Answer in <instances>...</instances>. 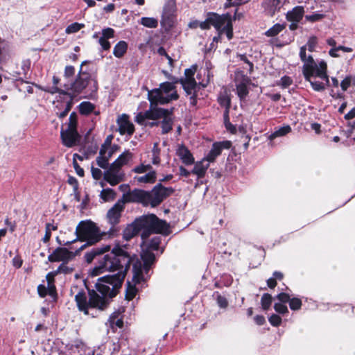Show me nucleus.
Here are the masks:
<instances>
[{"mask_svg":"<svg viewBox=\"0 0 355 355\" xmlns=\"http://www.w3.org/2000/svg\"><path fill=\"white\" fill-rule=\"evenodd\" d=\"M101 148L104 149L105 156V157H107L109 159L112 157V155L114 153V150L112 149H111L110 148V145L107 144L106 143L103 144L101 146Z\"/></svg>","mask_w":355,"mask_h":355,"instance_id":"nucleus-53","label":"nucleus"},{"mask_svg":"<svg viewBox=\"0 0 355 355\" xmlns=\"http://www.w3.org/2000/svg\"><path fill=\"white\" fill-rule=\"evenodd\" d=\"M62 143L67 147H72L76 144L78 138L77 130H63L60 131Z\"/></svg>","mask_w":355,"mask_h":355,"instance_id":"nucleus-20","label":"nucleus"},{"mask_svg":"<svg viewBox=\"0 0 355 355\" xmlns=\"http://www.w3.org/2000/svg\"><path fill=\"white\" fill-rule=\"evenodd\" d=\"M289 306L292 310H299L302 306V301L300 299L297 297L291 298L289 301Z\"/></svg>","mask_w":355,"mask_h":355,"instance_id":"nucleus-43","label":"nucleus"},{"mask_svg":"<svg viewBox=\"0 0 355 355\" xmlns=\"http://www.w3.org/2000/svg\"><path fill=\"white\" fill-rule=\"evenodd\" d=\"M157 110L164 111L163 114L157 117V120L161 119V121L158 122H152L150 125L153 126L159 125L162 128V133L166 134L172 130L173 119L171 116V112L161 107H158Z\"/></svg>","mask_w":355,"mask_h":355,"instance_id":"nucleus-14","label":"nucleus"},{"mask_svg":"<svg viewBox=\"0 0 355 355\" xmlns=\"http://www.w3.org/2000/svg\"><path fill=\"white\" fill-rule=\"evenodd\" d=\"M179 174L180 176H183L185 178L189 177L191 174H192L191 171L187 170L184 166H180L179 167Z\"/></svg>","mask_w":355,"mask_h":355,"instance_id":"nucleus-64","label":"nucleus"},{"mask_svg":"<svg viewBox=\"0 0 355 355\" xmlns=\"http://www.w3.org/2000/svg\"><path fill=\"white\" fill-rule=\"evenodd\" d=\"M173 191L174 189L172 187H165L161 183H159L150 191L135 189L123 194V198L127 202H139L144 206L150 205L152 207H155L172 194Z\"/></svg>","mask_w":355,"mask_h":355,"instance_id":"nucleus-3","label":"nucleus"},{"mask_svg":"<svg viewBox=\"0 0 355 355\" xmlns=\"http://www.w3.org/2000/svg\"><path fill=\"white\" fill-rule=\"evenodd\" d=\"M114 31L112 28H106L102 31V37L105 39H110L114 37Z\"/></svg>","mask_w":355,"mask_h":355,"instance_id":"nucleus-50","label":"nucleus"},{"mask_svg":"<svg viewBox=\"0 0 355 355\" xmlns=\"http://www.w3.org/2000/svg\"><path fill=\"white\" fill-rule=\"evenodd\" d=\"M322 17H323V15H322V14H313V15H306V19L309 21L314 22V21L321 19Z\"/></svg>","mask_w":355,"mask_h":355,"instance_id":"nucleus-61","label":"nucleus"},{"mask_svg":"<svg viewBox=\"0 0 355 355\" xmlns=\"http://www.w3.org/2000/svg\"><path fill=\"white\" fill-rule=\"evenodd\" d=\"M140 232L136 220L128 225L123 232V238L125 241H130Z\"/></svg>","mask_w":355,"mask_h":355,"instance_id":"nucleus-25","label":"nucleus"},{"mask_svg":"<svg viewBox=\"0 0 355 355\" xmlns=\"http://www.w3.org/2000/svg\"><path fill=\"white\" fill-rule=\"evenodd\" d=\"M124 178L125 174L123 171L112 164L103 173L104 180L112 186H115L123 181Z\"/></svg>","mask_w":355,"mask_h":355,"instance_id":"nucleus-13","label":"nucleus"},{"mask_svg":"<svg viewBox=\"0 0 355 355\" xmlns=\"http://www.w3.org/2000/svg\"><path fill=\"white\" fill-rule=\"evenodd\" d=\"M157 107L151 106L150 110L144 113H139L135 118V121L139 124H143L146 119L157 120V117L163 114L162 110H157Z\"/></svg>","mask_w":355,"mask_h":355,"instance_id":"nucleus-18","label":"nucleus"},{"mask_svg":"<svg viewBox=\"0 0 355 355\" xmlns=\"http://www.w3.org/2000/svg\"><path fill=\"white\" fill-rule=\"evenodd\" d=\"M223 33H225L228 40H231L233 37L232 23L228 24L226 28L223 30Z\"/></svg>","mask_w":355,"mask_h":355,"instance_id":"nucleus-58","label":"nucleus"},{"mask_svg":"<svg viewBox=\"0 0 355 355\" xmlns=\"http://www.w3.org/2000/svg\"><path fill=\"white\" fill-rule=\"evenodd\" d=\"M282 6V0H266L263 3L265 11L270 16H273L276 12L280 10Z\"/></svg>","mask_w":355,"mask_h":355,"instance_id":"nucleus-23","label":"nucleus"},{"mask_svg":"<svg viewBox=\"0 0 355 355\" xmlns=\"http://www.w3.org/2000/svg\"><path fill=\"white\" fill-rule=\"evenodd\" d=\"M84 25L83 24L73 23L68 26L66 28V33L68 34L74 33L80 31Z\"/></svg>","mask_w":355,"mask_h":355,"instance_id":"nucleus-42","label":"nucleus"},{"mask_svg":"<svg viewBox=\"0 0 355 355\" xmlns=\"http://www.w3.org/2000/svg\"><path fill=\"white\" fill-rule=\"evenodd\" d=\"M352 83V78L350 76H346L344 79L342 80L340 83V87L343 91L347 89Z\"/></svg>","mask_w":355,"mask_h":355,"instance_id":"nucleus-55","label":"nucleus"},{"mask_svg":"<svg viewBox=\"0 0 355 355\" xmlns=\"http://www.w3.org/2000/svg\"><path fill=\"white\" fill-rule=\"evenodd\" d=\"M135 180L139 183H153L156 180V173L155 171H150L144 175L135 177Z\"/></svg>","mask_w":355,"mask_h":355,"instance_id":"nucleus-29","label":"nucleus"},{"mask_svg":"<svg viewBox=\"0 0 355 355\" xmlns=\"http://www.w3.org/2000/svg\"><path fill=\"white\" fill-rule=\"evenodd\" d=\"M100 197L105 201H112L116 197V193L112 189H103L100 193Z\"/></svg>","mask_w":355,"mask_h":355,"instance_id":"nucleus-36","label":"nucleus"},{"mask_svg":"<svg viewBox=\"0 0 355 355\" xmlns=\"http://www.w3.org/2000/svg\"><path fill=\"white\" fill-rule=\"evenodd\" d=\"M140 232L141 239H147L151 234H163L168 231L167 223L159 220L155 214L144 215L135 219Z\"/></svg>","mask_w":355,"mask_h":355,"instance_id":"nucleus-6","label":"nucleus"},{"mask_svg":"<svg viewBox=\"0 0 355 355\" xmlns=\"http://www.w3.org/2000/svg\"><path fill=\"white\" fill-rule=\"evenodd\" d=\"M216 301H217L218 305L220 308L225 309L228 305V302H227V299L225 297L219 295L218 293H217Z\"/></svg>","mask_w":355,"mask_h":355,"instance_id":"nucleus-49","label":"nucleus"},{"mask_svg":"<svg viewBox=\"0 0 355 355\" xmlns=\"http://www.w3.org/2000/svg\"><path fill=\"white\" fill-rule=\"evenodd\" d=\"M291 131V128L290 125H284L282 127H280L277 128L273 133H272L269 137L268 139L270 140H272L276 137H283L288 133H289Z\"/></svg>","mask_w":355,"mask_h":355,"instance_id":"nucleus-31","label":"nucleus"},{"mask_svg":"<svg viewBox=\"0 0 355 355\" xmlns=\"http://www.w3.org/2000/svg\"><path fill=\"white\" fill-rule=\"evenodd\" d=\"M92 175L94 179L100 180L103 175V173L101 169L98 168H94V166L91 168Z\"/></svg>","mask_w":355,"mask_h":355,"instance_id":"nucleus-56","label":"nucleus"},{"mask_svg":"<svg viewBox=\"0 0 355 355\" xmlns=\"http://www.w3.org/2000/svg\"><path fill=\"white\" fill-rule=\"evenodd\" d=\"M46 92L54 94L55 93H59L60 94H69L67 92H65L60 88H58L56 85H53L51 87H49L48 89H45Z\"/></svg>","mask_w":355,"mask_h":355,"instance_id":"nucleus-51","label":"nucleus"},{"mask_svg":"<svg viewBox=\"0 0 355 355\" xmlns=\"http://www.w3.org/2000/svg\"><path fill=\"white\" fill-rule=\"evenodd\" d=\"M110 249V246L107 245L101 248H94L89 252H87L85 254V259L87 263H91L94 259L100 254H103L106 252H109Z\"/></svg>","mask_w":355,"mask_h":355,"instance_id":"nucleus-24","label":"nucleus"},{"mask_svg":"<svg viewBox=\"0 0 355 355\" xmlns=\"http://www.w3.org/2000/svg\"><path fill=\"white\" fill-rule=\"evenodd\" d=\"M211 24L209 21V12L207 14V17L206 19L204 21H200V28L202 30H207L209 29L211 27Z\"/></svg>","mask_w":355,"mask_h":355,"instance_id":"nucleus-54","label":"nucleus"},{"mask_svg":"<svg viewBox=\"0 0 355 355\" xmlns=\"http://www.w3.org/2000/svg\"><path fill=\"white\" fill-rule=\"evenodd\" d=\"M73 168H74L77 175H79L80 177H83L84 176V170L78 165V164L77 163L76 160H75V159H73Z\"/></svg>","mask_w":355,"mask_h":355,"instance_id":"nucleus-60","label":"nucleus"},{"mask_svg":"<svg viewBox=\"0 0 355 355\" xmlns=\"http://www.w3.org/2000/svg\"><path fill=\"white\" fill-rule=\"evenodd\" d=\"M87 63H88L87 61L82 62L76 79L71 83L69 87L67 88L71 92L72 95L81 94L90 84H92V91H96L98 88L97 80L94 74L87 69H84V65Z\"/></svg>","mask_w":355,"mask_h":355,"instance_id":"nucleus-8","label":"nucleus"},{"mask_svg":"<svg viewBox=\"0 0 355 355\" xmlns=\"http://www.w3.org/2000/svg\"><path fill=\"white\" fill-rule=\"evenodd\" d=\"M75 234L76 239L72 241H67L64 245H69L76 241H84L85 244L81 245L78 250H83L86 247L93 245L101 241L106 234L101 232L96 225L91 220H82L76 226Z\"/></svg>","mask_w":355,"mask_h":355,"instance_id":"nucleus-5","label":"nucleus"},{"mask_svg":"<svg viewBox=\"0 0 355 355\" xmlns=\"http://www.w3.org/2000/svg\"><path fill=\"white\" fill-rule=\"evenodd\" d=\"M300 57L304 62L303 74L315 91H320L329 83L327 75V63L321 60L317 63L311 55H305V47H301Z\"/></svg>","mask_w":355,"mask_h":355,"instance_id":"nucleus-2","label":"nucleus"},{"mask_svg":"<svg viewBox=\"0 0 355 355\" xmlns=\"http://www.w3.org/2000/svg\"><path fill=\"white\" fill-rule=\"evenodd\" d=\"M75 74V68L69 65L67 66L64 69V76L65 78H70L73 76Z\"/></svg>","mask_w":355,"mask_h":355,"instance_id":"nucleus-57","label":"nucleus"},{"mask_svg":"<svg viewBox=\"0 0 355 355\" xmlns=\"http://www.w3.org/2000/svg\"><path fill=\"white\" fill-rule=\"evenodd\" d=\"M318 40L315 37H311L309 40H308L305 46H303L302 47H305V51L306 50V48H308V50L311 52L315 50V48L316 46ZM305 55L306 54L305 53ZM308 58L309 56H306Z\"/></svg>","mask_w":355,"mask_h":355,"instance_id":"nucleus-41","label":"nucleus"},{"mask_svg":"<svg viewBox=\"0 0 355 355\" xmlns=\"http://www.w3.org/2000/svg\"><path fill=\"white\" fill-rule=\"evenodd\" d=\"M117 124L121 135L128 134L131 135L133 134L135 131L134 125L128 120V115L123 114L120 116L117 119Z\"/></svg>","mask_w":355,"mask_h":355,"instance_id":"nucleus-19","label":"nucleus"},{"mask_svg":"<svg viewBox=\"0 0 355 355\" xmlns=\"http://www.w3.org/2000/svg\"><path fill=\"white\" fill-rule=\"evenodd\" d=\"M109 159L105 157L104 149L101 148L99 151V155L96 157V163L98 166L103 169H106L108 167Z\"/></svg>","mask_w":355,"mask_h":355,"instance_id":"nucleus-35","label":"nucleus"},{"mask_svg":"<svg viewBox=\"0 0 355 355\" xmlns=\"http://www.w3.org/2000/svg\"><path fill=\"white\" fill-rule=\"evenodd\" d=\"M176 155L185 165H191L194 163V157L190 150L184 145H179L176 150Z\"/></svg>","mask_w":355,"mask_h":355,"instance_id":"nucleus-21","label":"nucleus"},{"mask_svg":"<svg viewBox=\"0 0 355 355\" xmlns=\"http://www.w3.org/2000/svg\"><path fill=\"white\" fill-rule=\"evenodd\" d=\"M193 164L192 174L196 175L198 180L204 178L210 164L204 158L200 161L194 162Z\"/></svg>","mask_w":355,"mask_h":355,"instance_id":"nucleus-22","label":"nucleus"},{"mask_svg":"<svg viewBox=\"0 0 355 355\" xmlns=\"http://www.w3.org/2000/svg\"><path fill=\"white\" fill-rule=\"evenodd\" d=\"M127 49V43L125 41H120L114 46L113 54L116 58H121L125 53Z\"/></svg>","mask_w":355,"mask_h":355,"instance_id":"nucleus-30","label":"nucleus"},{"mask_svg":"<svg viewBox=\"0 0 355 355\" xmlns=\"http://www.w3.org/2000/svg\"><path fill=\"white\" fill-rule=\"evenodd\" d=\"M132 153L129 150H126L112 163V164L121 169L123 166L127 164L132 159Z\"/></svg>","mask_w":355,"mask_h":355,"instance_id":"nucleus-28","label":"nucleus"},{"mask_svg":"<svg viewBox=\"0 0 355 355\" xmlns=\"http://www.w3.org/2000/svg\"><path fill=\"white\" fill-rule=\"evenodd\" d=\"M160 242V236L153 237L148 245V249L142 251L141 260L131 257L126 251L119 246L114 247L105 254L98 261V265L92 270L91 275L97 276L106 271L116 273L98 278L95 285L96 290H88V300L83 291H78L75 295L78 310L85 315H89L90 309H97L100 311L105 309L108 304L107 297L112 298L116 295L131 262L134 284H138L146 282L150 277L149 270L155 261V256L151 250H157Z\"/></svg>","mask_w":355,"mask_h":355,"instance_id":"nucleus-1","label":"nucleus"},{"mask_svg":"<svg viewBox=\"0 0 355 355\" xmlns=\"http://www.w3.org/2000/svg\"><path fill=\"white\" fill-rule=\"evenodd\" d=\"M37 292L41 297H44L48 293V289L44 285L40 284L37 286Z\"/></svg>","mask_w":355,"mask_h":355,"instance_id":"nucleus-63","label":"nucleus"},{"mask_svg":"<svg viewBox=\"0 0 355 355\" xmlns=\"http://www.w3.org/2000/svg\"><path fill=\"white\" fill-rule=\"evenodd\" d=\"M73 269L68 267L64 263H62L58 268L56 272L68 274L71 272Z\"/></svg>","mask_w":355,"mask_h":355,"instance_id":"nucleus-52","label":"nucleus"},{"mask_svg":"<svg viewBox=\"0 0 355 355\" xmlns=\"http://www.w3.org/2000/svg\"><path fill=\"white\" fill-rule=\"evenodd\" d=\"M230 146L231 142L230 141L215 142L212 144L211 150L204 159L210 164V163L215 162L223 149H228Z\"/></svg>","mask_w":355,"mask_h":355,"instance_id":"nucleus-16","label":"nucleus"},{"mask_svg":"<svg viewBox=\"0 0 355 355\" xmlns=\"http://www.w3.org/2000/svg\"><path fill=\"white\" fill-rule=\"evenodd\" d=\"M152 168V166L150 164L144 165L141 164L139 166H136L133 168V171L137 173H144L147 171H150Z\"/></svg>","mask_w":355,"mask_h":355,"instance_id":"nucleus-46","label":"nucleus"},{"mask_svg":"<svg viewBox=\"0 0 355 355\" xmlns=\"http://www.w3.org/2000/svg\"><path fill=\"white\" fill-rule=\"evenodd\" d=\"M175 83L164 82L160 84L159 87L148 92V98L151 106L158 104L164 105L178 98Z\"/></svg>","mask_w":355,"mask_h":355,"instance_id":"nucleus-7","label":"nucleus"},{"mask_svg":"<svg viewBox=\"0 0 355 355\" xmlns=\"http://www.w3.org/2000/svg\"><path fill=\"white\" fill-rule=\"evenodd\" d=\"M173 191L174 189L172 187H165L161 183H159L150 191L135 189L123 194V198L127 202H139L144 206L150 205L152 207H155L172 194Z\"/></svg>","mask_w":355,"mask_h":355,"instance_id":"nucleus-4","label":"nucleus"},{"mask_svg":"<svg viewBox=\"0 0 355 355\" xmlns=\"http://www.w3.org/2000/svg\"><path fill=\"white\" fill-rule=\"evenodd\" d=\"M176 3L175 0H168L163 9L161 24L166 29H170L174 25Z\"/></svg>","mask_w":355,"mask_h":355,"instance_id":"nucleus-11","label":"nucleus"},{"mask_svg":"<svg viewBox=\"0 0 355 355\" xmlns=\"http://www.w3.org/2000/svg\"><path fill=\"white\" fill-rule=\"evenodd\" d=\"M107 325H109L113 331H115L117 328H122L123 326V321L122 318L120 317V313L118 312L113 313L110 316Z\"/></svg>","mask_w":355,"mask_h":355,"instance_id":"nucleus-27","label":"nucleus"},{"mask_svg":"<svg viewBox=\"0 0 355 355\" xmlns=\"http://www.w3.org/2000/svg\"><path fill=\"white\" fill-rule=\"evenodd\" d=\"M128 286L127 288L125 297L128 300H130L133 299L135 297V296L136 295L137 289L134 286H132L130 285V282H128Z\"/></svg>","mask_w":355,"mask_h":355,"instance_id":"nucleus-45","label":"nucleus"},{"mask_svg":"<svg viewBox=\"0 0 355 355\" xmlns=\"http://www.w3.org/2000/svg\"><path fill=\"white\" fill-rule=\"evenodd\" d=\"M141 24L148 28H156L158 25V21L153 17H142L140 21Z\"/></svg>","mask_w":355,"mask_h":355,"instance_id":"nucleus-37","label":"nucleus"},{"mask_svg":"<svg viewBox=\"0 0 355 355\" xmlns=\"http://www.w3.org/2000/svg\"><path fill=\"white\" fill-rule=\"evenodd\" d=\"M274 309L276 312L280 314H285L288 312L287 306L282 303H275L274 304Z\"/></svg>","mask_w":355,"mask_h":355,"instance_id":"nucleus-47","label":"nucleus"},{"mask_svg":"<svg viewBox=\"0 0 355 355\" xmlns=\"http://www.w3.org/2000/svg\"><path fill=\"white\" fill-rule=\"evenodd\" d=\"M209 21L218 33L223 34V30L232 23V17L229 13L220 15L215 12H209Z\"/></svg>","mask_w":355,"mask_h":355,"instance_id":"nucleus-12","label":"nucleus"},{"mask_svg":"<svg viewBox=\"0 0 355 355\" xmlns=\"http://www.w3.org/2000/svg\"><path fill=\"white\" fill-rule=\"evenodd\" d=\"M74 254L65 248H57L49 255L48 260L51 262L67 261L71 259Z\"/></svg>","mask_w":355,"mask_h":355,"instance_id":"nucleus-17","label":"nucleus"},{"mask_svg":"<svg viewBox=\"0 0 355 355\" xmlns=\"http://www.w3.org/2000/svg\"><path fill=\"white\" fill-rule=\"evenodd\" d=\"M196 69V65H193L190 68L185 69L184 78L175 81V83H180L187 94L190 96V103L192 105L196 104V92L198 89L197 83L193 77Z\"/></svg>","mask_w":355,"mask_h":355,"instance_id":"nucleus-9","label":"nucleus"},{"mask_svg":"<svg viewBox=\"0 0 355 355\" xmlns=\"http://www.w3.org/2000/svg\"><path fill=\"white\" fill-rule=\"evenodd\" d=\"M94 108H95L94 105L89 101L82 102L79 105L80 113L83 115L89 114L90 113H92L94 111Z\"/></svg>","mask_w":355,"mask_h":355,"instance_id":"nucleus-33","label":"nucleus"},{"mask_svg":"<svg viewBox=\"0 0 355 355\" xmlns=\"http://www.w3.org/2000/svg\"><path fill=\"white\" fill-rule=\"evenodd\" d=\"M99 44L102 46L103 50H108L110 48V44L107 41V39H105L103 37H101L98 40Z\"/></svg>","mask_w":355,"mask_h":355,"instance_id":"nucleus-62","label":"nucleus"},{"mask_svg":"<svg viewBox=\"0 0 355 355\" xmlns=\"http://www.w3.org/2000/svg\"><path fill=\"white\" fill-rule=\"evenodd\" d=\"M285 28V24H275L265 33V35L268 37H274L282 32Z\"/></svg>","mask_w":355,"mask_h":355,"instance_id":"nucleus-34","label":"nucleus"},{"mask_svg":"<svg viewBox=\"0 0 355 355\" xmlns=\"http://www.w3.org/2000/svg\"><path fill=\"white\" fill-rule=\"evenodd\" d=\"M123 200H118L114 205L110 208L107 213V218L110 225H112V227L109 230V233L110 235H114L115 233L118 232L117 228L114 227V226L119 223L120 218L121 216V212L124 209L125 202H128L125 200V198L123 197Z\"/></svg>","mask_w":355,"mask_h":355,"instance_id":"nucleus-10","label":"nucleus"},{"mask_svg":"<svg viewBox=\"0 0 355 355\" xmlns=\"http://www.w3.org/2000/svg\"><path fill=\"white\" fill-rule=\"evenodd\" d=\"M251 80L246 76L243 74L237 75L235 78L236 94L240 100L245 99L249 93L248 85L250 84Z\"/></svg>","mask_w":355,"mask_h":355,"instance_id":"nucleus-15","label":"nucleus"},{"mask_svg":"<svg viewBox=\"0 0 355 355\" xmlns=\"http://www.w3.org/2000/svg\"><path fill=\"white\" fill-rule=\"evenodd\" d=\"M292 84L293 80L291 77L288 76H284L282 77L279 82L277 83L278 85H280L283 88L288 87Z\"/></svg>","mask_w":355,"mask_h":355,"instance_id":"nucleus-44","label":"nucleus"},{"mask_svg":"<svg viewBox=\"0 0 355 355\" xmlns=\"http://www.w3.org/2000/svg\"><path fill=\"white\" fill-rule=\"evenodd\" d=\"M160 148H159L158 143H155L152 150V163L155 165H157L160 163Z\"/></svg>","mask_w":355,"mask_h":355,"instance_id":"nucleus-38","label":"nucleus"},{"mask_svg":"<svg viewBox=\"0 0 355 355\" xmlns=\"http://www.w3.org/2000/svg\"><path fill=\"white\" fill-rule=\"evenodd\" d=\"M218 101L221 106L225 107V115L227 117L231 103L230 98L226 94H223L218 96Z\"/></svg>","mask_w":355,"mask_h":355,"instance_id":"nucleus-32","label":"nucleus"},{"mask_svg":"<svg viewBox=\"0 0 355 355\" xmlns=\"http://www.w3.org/2000/svg\"><path fill=\"white\" fill-rule=\"evenodd\" d=\"M277 298L282 302V303H286L289 302L291 300V297L288 294L285 293H281L277 295Z\"/></svg>","mask_w":355,"mask_h":355,"instance_id":"nucleus-59","label":"nucleus"},{"mask_svg":"<svg viewBox=\"0 0 355 355\" xmlns=\"http://www.w3.org/2000/svg\"><path fill=\"white\" fill-rule=\"evenodd\" d=\"M77 114L76 112L71 113L69 118L68 126L66 130H77Z\"/></svg>","mask_w":355,"mask_h":355,"instance_id":"nucleus-40","label":"nucleus"},{"mask_svg":"<svg viewBox=\"0 0 355 355\" xmlns=\"http://www.w3.org/2000/svg\"><path fill=\"white\" fill-rule=\"evenodd\" d=\"M304 10L302 6H296L286 14V19L289 21H300L304 15Z\"/></svg>","mask_w":355,"mask_h":355,"instance_id":"nucleus-26","label":"nucleus"},{"mask_svg":"<svg viewBox=\"0 0 355 355\" xmlns=\"http://www.w3.org/2000/svg\"><path fill=\"white\" fill-rule=\"evenodd\" d=\"M262 309L268 310L272 304V296L268 293H264L261 299Z\"/></svg>","mask_w":355,"mask_h":355,"instance_id":"nucleus-39","label":"nucleus"},{"mask_svg":"<svg viewBox=\"0 0 355 355\" xmlns=\"http://www.w3.org/2000/svg\"><path fill=\"white\" fill-rule=\"evenodd\" d=\"M269 322L274 327H278L282 323V318L276 314H272L268 319Z\"/></svg>","mask_w":355,"mask_h":355,"instance_id":"nucleus-48","label":"nucleus"}]
</instances>
